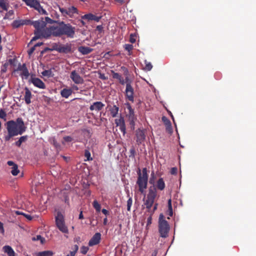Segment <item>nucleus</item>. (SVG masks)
Listing matches in <instances>:
<instances>
[{"instance_id": "nucleus-32", "label": "nucleus", "mask_w": 256, "mask_h": 256, "mask_svg": "<svg viewBox=\"0 0 256 256\" xmlns=\"http://www.w3.org/2000/svg\"><path fill=\"white\" fill-rule=\"evenodd\" d=\"M42 74L44 76L48 78L52 77L54 75L51 70H44L42 72Z\"/></svg>"}, {"instance_id": "nucleus-42", "label": "nucleus", "mask_w": 256, "mask_h": 256, "mask_svg": "<svg viewBox=\"0 0 256 256\" xmlns=\"http://www.w3.org/2000/svg\"><path fill=\"white\" fill-rule=\"evenodd\" d=\"M88 247L82 246L80 248V252L83 254H86L88 250Z\"/></svg>"}, {"instance_id": "nucleus-47", "label": "nucleus", "mask_w": 256, "mask_h": 256, "mask_svg": "<svg viewBox=\"0 0 256 256\" xmlns=\"http://www.w3.org/2000/svg\"><path fill=\"white\" fill-rule=\"evenodd\" d=\"M149 182L150 184H152L154 183V172H152L151 174V178H150Z\"/></svg>"}, {"instance_id": "nucleus-31", "label": "nucleus", "mask_w": 256, "mask_h": 256, "mask_svg": "<svg viewBox=\"0 0 256 256\" xmlns=\"http://www.w3.org/2000/svg\"><path fill=\"white\" fill-rule=\"evenodd\" d=\"M60 44L58 43H54L52 44L51 48H46V50H48L50 51L56 50L58 52L60 48Z\"/></svg>"}, {"instance_id": "nucleus-62", "label": "nucleus", "mask_w": 256, "mask_h": 256, "mask_svg": "<svg viewBox=\"0 0 256 256\" xmlns=\"http://www.w3.org/2000/svg\"><path fill=\"white\" fill-rule=\"evenodd\" d=\"M78 218L79 219H83L84 218V216H83L82 212V211H81L80 212V214L79 216H78Z\"/></svg>"}, {"instance_id": "nucleus-16", "label": "nucleus", "mask_w": 256, "mask_h": 256, "mask_svg": "<svg viewBox=\"0 0 256 256\" xmlns=\"http://www.w3.org/2000/svg\"><path fill=\"white\" fill-rule=\"evenodd\" d=\"M104 106L101 102H96L90 106V109L92 111H100L103 108Z\"/></svg>"}, {"instance_id": "nucleus-33", "label": "nucleus", "mask_w": 256, "mask_h": 256, "mask_svg": "<svg viewBox=\"0 0 256 256\" xmlns=\"http://www.w3.org/2000/svg\"><path fill=\"white\" fill-rule=\"evenodd\" d=\"M92 205L94 208H95L96 212H100L101 208L100 204L96 200H94Z\"/></svg>"}, {"instance_id": "nucleus-8", "label": "nucleus", "mask_w": 256, "mask_h": 256, "mask_svg": "<svg viewBox=\"0 0 256 256\" xmlns=\"http://www.w3.org/2000/svg\"><path fill=\"white\" fill-rule=\"evenodd\" d=\"M54 26H50V28L44 27L40 32V34L42 38H48L51 36H56L54 33Z\"/></svg>"}, {"instance_id": "nucleus-63", "label": "nucleus", "mask_w": 256, "mask_h": 256, "mask_svg": "<svg viewBox=\"0 0 256 256\" xmlns=\"http://www.w3.org/2000/svg\"><path fill=\"white\" fill-rule=\"evenodd\" d=\"M6 116V113H0V118H4Z\"/></svg>"}, {"instance_id": "nucleus-25", "label": "nucleus", "mask_w": 256, "mask_h": 256, "mask_svg": "<svg viewBox=\"0 0 256 256\" xmlns=\"http://www.w3.org/2000/svg\"><path fill=\"white\" fill-rule=\"evenodd\" d=\"M4 252L6 253L8 256H15V252L11 246H5L3 247Z\"/></svg>"}, {"instance_id": "nucleus-49", "label": "nucleus", "mask_w": 256, "mask_h": 256, "mask_svg": "<svg viewBox=\"0 0 256 256\" xmlns=\"http://www.w3.org/2000/svg\"><path fill=\"white\" fill-rule=\"evenodd\" d=\"M178 168L176 167L172 168L170 170V172L172 174L174 175L177 174Z\"/></svg>"}, {"instance_id": "nucleus-36", "label": "nucleus", "mask_w": 256, "mask_h": 256, "mask_svg": "<svg viewBox=\"0 0 256 256\" xmlns=\"http://www.w3.org/2000/svg\"><path fill=\"white\" fill-rule=\"evenodd\" d=\"M51 144H52L58 150L60 148V145L57 142L56 140L54 138H52V139Z\"/></svg>"}, {"instance_id": "nucleus-50", "label": "nucleus", "mask_w": 256, "mask_h": 256, "mask_svg": "<svg viewBox=\"0 0 256 256\" xmlns=\"http://www.w3.org/2000/svg\"><path fill=\"white\" fill-rule=\"evenodd\" d=\"M15 136L14 134L11 133H8V134L5 136V140L6 141H8L12 137Z\"/></svg>"}, {"instance_id": "nucleus-57", "label": "nucleus", "mask_w": 256, "mask_h": 256, "mask_svg": "<svg viewBox=\"0 0 256 256\" xmlns=\"http://www.w3.org/2000/svg\"><path fill=\"white\" fill-rule=\"evenodd\" d=\"M152 218L151 216H150L147 219V225H150L152 224Z\"/></svg>"}, {"instance_id": "nucleus-29", "label": "nucleus", "mask_w": 256, "mask_h": 256, "mask_svg": "<svg viewBox=\"0 0 256 256\" xmlns=\"http://www.w3.org/2000/svg\"><path fill=\"white\" fill-rule=\"evenodd\" d=\"M28 139V136H21L18 140L16 141V142H15V144L16 145L18 146V147H20L22 144L24 142H25Z\"/></svg>"}, {"instance_id": "nucleus-3", "label": "nucleus", "mask_w": 256, "mask_h": 256, "mask_svg": "<svg viewBox=\"0 0 256 256\" xmlns=\"http://www.w3.org/2000/svg\"><path fill=\"white\" fill-rule=\"evenodd\" d=\"M138 178L136 181V184L138 186V190L142 193H144L147 188L148 181V174L146 168H143L142 173L139 168L138 171Z\"/></svg>"}, {"instance_id": "nucleus-53", "label": "nucleus", "mask_w": 256, "mask_h": 256, "mask_svg": "<svg viewBox=\"0 0 256 256\" xmlns=\"http://www.w3.org/2000/svg\"><path fill=\"white\" fill-rule=\"evenodd\" d=\"M8 64H4L3 66V68L1 70L2 72H6L7 70Z\"/></svg>"}, {"instance_id": "nucleus-20", "label": "nucleus", "mask_w": 256, "mask_h": 256, "mask_svg": "<svg viewBox=\"0 0 256 256\" xmlns=\"http://www.w3.org/2000/svg\"><path fill=\"white\" fill-rule=\"evenodd\" d=\"M17 70L22 71L21 75L24 76L26 78L29 76V72L25 64H19Z\"/></svg>"}, {"instance_id": "nucleus-41", "label": "nucleus", "mask_w": 256, "mask_h": 256, "mask_svg": "<svg viewBox=\"0 0 256 256\" xmlns=\"http://www.w3.org/2000/svg\"><path fill=\"white\" fill-rule=\"evenodd\" d=\"M132 204V198H130L127 201V210L128 211L130 210V208Z\"/></svg>"}, {"instance_id": "nucleus-38", "label": "nucleus", "mask_w": 256, "mask_h": 256, "mask_svg": "<svg viewBox=\"0 0 256 256\" xmlns=\"http://www.w3.org/2000/svg\"><path fill=\"white\" fill-rule=\"evenodd\" d=\"M16 214L18 215H20V214L23 215L24 216V217H26L28 220H31L32 218V216L30 215H29L28 214H24L22 212H20V211H18V210L16 212Z\"/></svg>"}, {"instance_id": "nucleus-44", "label": "nucleus", "mask_w": 256, "mask_h": 256, "mask_svg": "<svg viewBox=\"0 0 256 256\" xmlns=\"http://www.w3.org/2000/svg\"><path fill=\"white\" fill-rule=\"evenodd\" d=\"M136 35L134 34H131L130 38V42L133 44L136 42Z\"/></svg>"}, {"instance_id": "nucleus-6", "label": "nucleus", "mask_w": 256, "mask_h": 256, "mask_svg": "<svg viewBox=\"0 0 256 256\" xmlns=\"http://www.w3.org/2000/svg\"><path fill=\"white\" fill-rule=\"evenodd\" d=\"M58 7L62 15L64 16H68L70 18H73L74 14L78 13V8L74 6H70L68 8L60 7V6H58Z\"/></svg>"}, {"instance_id": "nucleus-2", "label": "nucleus", "mask_w": 256, "mask_h": 256, "mask_svg": "<svg viewBox=\"0 0 256 256\" xmlns=\"http://www.w3.org/2000/svg\"><path fill=\"white\" fill-rule=\"evenodd\" d=\"M58 25L55 26L54 33L56 37L66 36L68 38H74L75 35L76 28L70 24H66L64 22H58Z\"/></svg>"}, {"instance_id": "nucleus-51", "label": "nucleus", "mask_w": 256, "mask_h": 256, "mask_svg": "<svg viewBox=\"0 0 256 256\" xmlns=\"http://www.w3.org/2000/svg\"><path fill=\"white\" fill-rule=\"evenodd\" d=\"M130 156H132L133 158H134L135 156V155H136V150H134V148H132L130 150Z\"/></svg>"}, {"instance_id": "nucleus-59", "label": "nucleus", "mask_w": 256, "mask_h": 256, "mask_svg": "<svg viewBox=\"0 0 256 256\" xmlns=\"http://www.w3.org/2000/svg\"><path fill=\"white\" fill-rule=\"evenodd\" d=\"M72 250L74 251H76V252H77L78 250V246L77 244H75L74 247L72 248Z\"/></svg>"}, {"instance_id": "nucleus-5", "label": "nucleus", "mask_w": 256, "mask_h": 256, "mask_svg": "<svg viewBox=\"0 0 256 256\" xmlns=\"http://www.w3.org/2000/svg\"><path fill=\"white\" fill-rule=\"evenodd\" d=\"M56 225L57 228L62 233L68 234V230L66 224L64 215L60 212H58L55 216Z\"/></svg>"}, {"instance_id": "nucleus-24", "label": "nucleus", "mask_w": 256, "mask_h": 256, "mask_svg": "<svg viewBox=\"0 0 256 256\" xmlns=\"http://www.w3.org/2000/svg\"><path fill=\"white\" fill-rule=\"evenodd\" d=\"M78 50L82 54H88L92 51V48L88 46H81L78 48Z\"/></svg>"}, {"instance_id": "nucleus-35", "label": "nucleus", "mask_w": 256, "mask_h": 256, "mask_svg": "<svg viewBox=\"0 0 256 256\" xmlns=\"http://www.w3.org/2000/svg\"><path fill=\"white\" fill-rule=\"evenodd\" d=\"M168 210L169 212V216H172L173 214V212H172V201H171L170 199L168 200Z\"/></svg>"}, {"instance_id": "nucleus-40", "label": "nucleus", "mask_w": 256, "mask_h": 256, "mask_svg": "<svg viewBox=\"0 0 256 256\" xmlns=\"http://www.w3.org/2000/svg\"><path fill=\"white\" fill-rule=\"evenodd\" d=\"M90 156H91V154H90V152L88 150H84V156L88 160H92V158H91Z\"/></svg>"}, {"instance_id": "nucleus-54", "label": "nucleus", "mask_w": 256, "mask_h": 256, "mask_svg": "<svg viewBox=\"0 0 256 256\" xmlns=\"http://www.w3.org/2000/svg\"><path fill=\"white\" fill-rule=\"evenodd\" d=\"M0 232L2 234H4V232L3 224L0 222Z\"/></svg>"}, {"instance_id": "nucleus-18", "label": "nucleus", "mask_w": 256, "mask_h": 256, "mask_svg": "<svg viewBox=\"0 0 256 256\" xmlns=\"http://www.w3.org/2000/svg\"><path fill=\"white\" fill-rule=\"evenodd\" d=\"M72 50V45L70 44H60V48L59 49V52L68 54Z\"/></svg>"}, {"instance_id": "nucleus-28", "label": "nucleus", "mask_w": 256, "mask_h": 256, "mask_svg": "<svg viewBox=\"0 0 256 256\" xmlns=\"http://www.w3.org/2000/svg\"><path fill=\"white\" fill-rule=\"evenodd\" d=\"M9 6L6 0H0V7L4 10H8Z\"/></svg>"}, {"instance_id": "nucleus-14", "label": "nucleus", "mask_w": 256, "mask_h": 256, "mask_svg": "<svg viewBox=\"0 0 256 256\" xmlns=\"http://www.w3.org/2000/svg\"><path fill=\"white\" fill-rule=\"evenodd\" d=\"M31 82L36 87L41 88H46V84L44 83L39 78H31Z\"/></svg>"}, {"instance_id": "nucleus-21", "label": "nucleus", "mask_w": 256, "mask_h": 256, "mask_svg": "<svg viewBox=\"0 0 256 256\" xmlns=\"http://www.w3.org/2000/svg\"><path fill=\"white\" fill-rule=\"evenodd\" d=\"M25 94L24 96V100L26 104H30L31 102V98L32 96V92L30 90L26 87L24 88Z\"/></svg>"}, {"instance_id": "nucleus-48", "label": "nucleus", "mask_w": 256, "mask_h": 256, "mask_svg": "<svg viewBox=\"0 0 256 256\" xmlns=\"http://www.w3.org/2000/svg\"><path fill=\"white\" fill-rule=\"evenodd\" d=\"M119 127L120 130L124 134L126 130L125 124L119 126Z\"/></svg>"}, {"instance_id": "nucleus-55", "label": "nucleus", "mask_w": 256, "mask_h": 256, "mask_svg": "<svg viewBox=\"0 0 256 256\" xmlns=\"http://www.w3.org/2000/svg\"><path fill=\"white\" fill-rule=\"evenodd\" d=\"M35 50V46H33L32 48H31L28 51V54L30 56L31 55L33 52H34V51Z\"/></svg>"}, {"instance_id": "nucleus-43", "label": "nucleus", "mask_w": 256, "mask_h": 256, "mask_svg": "<svg viewBox=\"0 0 256 256\" xmlns=\"http://www.w3.org/2000/svg\"><path fill=\"white\" fill-rule=\"evenodd\" d=\"M133 46L132 44H126L124 46V49L128 51V52H130L131 50H132L133 49Z\"/></svg>"}, {"instance_id": "nucleus-60", "label": "nucleus", "mask_w": 256, "mask_h": 256, "mask_svg": "<svg viewBox=\"0 0 256 256\" xmlns=\"http://www.w3.org/2000/svg\"><path fill=\"white\" fill-rule=\"evenodd\" d=\"M26 4H30L32 2H34L33 0H22Z\"/></svg>"}, {"instance_id": "nucleus-64", "label": "nucleus", "mask_w": 256, "mask_h": 256, "mask_svg": "<svg viewBox=\"0 0 256 256\" xmlns=\"http://www.w3.org/2000/svg\"><path fill=\"white\" fill-rule=\"evenodd\" d=\"M96 29L98 30H101L102 29V26L101 25H100V26H96Z\"/></svg>"}, {"instance_id": "nucleus-12", "label": "nucleus", "mask_w": 256, "mask_h": 256, "mask_svg": "<svg viewBox=\"0 0 256 256\" xmlns=\"http://www.w3.org/2000/svg\"><path fill=\"white\" fill-rule=\"evenodd\" d=\"M101 239V234L100 232L96 233L88 242V246H92L98 244Z\"/></svg>"}, {"instance_id": "nucleus-10", "label": "nucleus", "mask_w": 256, "mask_h": 256, "mask_svg": "<svg viewBox=\"0 0 256 256\" xmlns=\"http://www.w3.org/2000/svg\"><path fill=\"white\" fill-rule=\"evenodd\" d=\"M70 78L76 84H82L84 82L83 78L76 70L70 72Z\"/></svg>"}, {"instance_id": "nucleus-17", "label": "nucleus", "mask_w": 256, "mask_h": 256, "mask_svg": "<svg viewBox=\"0 0 256 256\" xmlns=\"http://www.w3.org/2000/svg\"><path fill=\"white\" fill-rule=\"evenodd\" d=\"M162 121L166 126V131L169 134H172L173 132V130L170 120L166 116H164L162 117Z\"/></svg>"}, {"instance_id": "nucleus-27", "label": "nucleus", "mask_w": 256, "mask_h": 256, "mask_svg": "<svg viewBox=\"0 0 256 256\" xmlns=\"http://www.w3.org/2000/svg\"><path fill=\"white\" fill-rule=\"evenodd\" d=\"M25 24L24 21L22 20H15L13 22L12 26L14 28H18Z\"/></svg>"}, {"instance_id": "nucleus-15", "label": "nucleus", "mask_w": 256, "mask_h": 256, "mask_svg": "<svg viewBox=\"0 0 256 256\" xmlns=\"http://www.w3.org/2000/svg\"><path fill=\"white\" fill-rule=\"evenodd\" d=\"M32 24L35 28L34 32H40L46 26V23L41 20L33 22Z\"/></svg>"}, {"instance_id": "nucleus-52", "label": "nucleus", "mask_w": 256, "mask_h": 256, "mask_svg": "<svg viewBox=\"0 0 256 256\" xmlns=\"http://www.w3.org/2000/svg\"><path fill=\"white\" fill-rule=\"evenodd\" d=\"M64 140L66 142H71L72 140V138L70 136H66L64 137Z\"/></svg>"}, {"instance_id": "nucleus-39", "label": "nucleus", "mask_w": 256, "mask_h": 256, "mask_svg": "<svg viewBox=\"0 0 256 256\" xmlns=\"http://www.w3.org/2000/svg\"><path fill=\"white\" fill-rule=\"evenodd\" d=\"M145 64L146 66L144 68V70L148 71L150 70L152 68V64L150 62H148L146 60H145Z\"/></svg>"}, {"instance_id": "nucleus-1", "label": "nucleus", "mask_w": 256, "mask_h": 256, "mask_svg": "<svg viewBox=\"0 0 256 256\" xmlns=\"http://www.w3.org/2000/svg\"><path fill=\"white\" fill-rule=\"evenodd\" d=\"M165 186L166 185L164 182L163 178H161L157 181L156 187L154 185L149 188L148 192L144 202V204L148 210H150L157 196L156 188L160 190H162L164 189Z\"/></svg>"}, {"instance_id": "nucleus-22", "label": "nucleus", "mask_w": 256, "mask_h": 256, "mask_svg": "<svg viewBox=\"0 0 256 256\" xmlns=\"http://www.w3.org/2000/svg\"><path fill=\"white\" fill-rule=\"evenodd\" d=\"M18 129H20V134H22L26 130V128L24 125V122L21 118H18L16 120V122Z\"/></svg>"}, {"instance_id": "nucleus-58", "label": "nucleus", "mask_w": 256, "mask_h": 256, "mask_svg": "<svg viewBox=\"0 0 256 256\" xmlns=\"http://www.w3.org/2000/svg\"><path fill=\"white\" fill-rule=\"evenodd\" d=\"M102 212L106 216H107V215H108L109 214V212L106 210V209H104V208H103L102 210Z\"/></svg>"}, {"instance_id": "nucleus-11", "label": "nucleus", "mask_w": 256, "mask_h": 256, "mask_svg": "<svg viewBox=\"0 0 256 256\" xmlns=\"http://www.w3.org/2000/svg\"><path fill=\"white\" fill-rule=\"evenodd\" d=\"M136 142L138 144H140L146 139L145 131L144 130L138 129L136 132Z\"/></svg>"}, {"instance_id": "nucleus-26", "label": "nucleus", "mask_w": 256, "mask_h": 256, "mask_svg": "<svg viewBox=\"0 0 256 256\" xmlns=\"http://www.w3.org/2000/svg\"><path fill=\"white\" fill-rule=\"evenodd\" d=\"M128 120L131 127L134 128V121L136 120L134 113H129Z\"/></svg>"}, {"instance_id": "nucleus-34", "label": "nucleus", "mask_w": 256, "mask_h": 256, "mask_svg": "<svg viewBox=\"0 0 256 256\" xmlns=\"http://www.w3.org/2000/svg\"><path fill=\"white\" fill-rule=\"evenodd\" d=\"M115 123H116V126H118L124 124V118H122L120 116V118L116 119Z\"/></svg>"}, {"instance_id": "nucleus-9", "label": "nucleus", "mask_w": 256, "mask_h": 256, "mask_svg": "<svg viewBox=\"0 0 256 256\" xmlns=\"http://www.w3.org/2000/svg\"><path fill=\"white\" fill-rule=\"evenodd\" d=\"M7 130L8 133H11L14 136L18 135L20 132V129H18L17 124L12 120L7 122Z\"/></svg>"}, {"instance_id": "nucleus-4", "label": "nucleus", "mask_w": 256, "mask_h": 256, "mask_svg": "<svg viewBox=\"0 0 256 256\" xmlns=\"http://www.w3.org/2000/svg\"><path fill=\"white\" fill-rule=\"evenodd\" d=\"M170 226L168 222L164 220V216L160 214L158 219V232L160 236L163 238H166L168 236Z\"/></svg>"}, {"instance_id": "nucleus-7", "label": "nucleus", "mask_w": 256, "mask_h": 256, "mask_svg": "<svg viewBox=\"0 0 256 256\" xmlns=\"http://www.w3.org/2000/svg\"><path fill=\"white\" fill-rule=\"evenodd\" d=\"M124 80L125 84H126V96L130 101H134V88L131 84L132 81L126 76Z\"/></svg>"}, {"instance_id": "nucleus-30", "label": "nucleus", "mask_w": 256, "mask_h": 256, "mask_svg": "<svg viewBox=\"0 0 256 256\" xmlns=\"http://www.w3.org/2000/svg\"><path fill=\"white\" fill-rule=\"evenodd\" d=\"M54 252L51 250H46L38 252V256H52Z\"/></svg>"}, {"instance_id": "nucleus-45", "label": "nucleus", "mask_w": 256, "mask_h": 256, "mask_svg": "<svg viewBox=\"0 0 256 256\" xmlns=\"http://www.w3.org/2000/svg\"><path fill=\"white\" fill-rule=\"evenodd\" d=\"M34 34L35 36L34 37H33L32 40H35L38 38H42L40 34V32H34Z\"/></svg>"}, {"instance_id": "nucleus-19", "label": "nucleus", "mask_w": 256, "mask_h": 256, "mask_svg": "<svg viewBox=\"0 0 256 256\" xmlns=\"http://www.w3.org/2000/svg\"><path fill=\"white\" fill-rule=\"evenodd\" d=\"M7 164L9 166H12L11 168V174L14 176H17L20 172L18 165L14 164L12 161H8Z\"/></svg>"}, {"instance_id": "nucleus-23", "label": "nucleus", "mask_w": 256, "mask_h": 256, "mask_svg": "<svg viewBox=\"0 0 256 256\" xmlns=\"http://www.w3.org/2000/svg\"><path fill=\"white\" fill-rule=\"evenodd\" d=\"M72 93V88H65L60 91V95L62 98H68Z\"/></svg>"}, {"instance_id": "nucleus-61", "label": "nucleus", "mask_w": 256, "mask_h": 256, "mask_svg": "<svg viewBox=\"0 0 256 256\" xmlns=\"http://www.w3.org/2000/svg\"><path fill=\"white\" fill-rule=\"evenodd\" d=\"M76 253V251L72 250L70 252V254L69 255L70 256H75Z\"/></svg>"}, {"instance_id": "nucleus-56", "label": "nucleus", "mask_w": 256, "mask_h": 256, "mask_svg": "<svg viewBox=\"0 0 256 256\" xmlns=\"http://www.w3.org/2000/svg\"><path fill=\"white\" fill-rule=\"evenodd\" d=\"M118 80L121 84L124 85L125 84L124 80L122 76L118 79Z\"/></svg>"}, {"instance_id": "nucleus-46", "label": "nucleus", "mask_w": 256, "mask_h": 256, "mask_svg": "<svg viewBox=\"0 0 256 256\" xmlns=\"http://www.w3.org/2000/svg\"><path fill=\"white\" fill-rule=\"evenodd\" d=\"M112 78L118 80L120 78V77L122 76L120 74L118 73L115 72L114 71H112Z\"/></svg>"}, {"instance_id": "nucleus-13", "label": "nucleus", "mask_w": 256, "mask_h": 256, "mask_svg": "<svg viewBox=\"0 0 256 256\" xmlns=\"http://www.w3.org/2000/svg\"><path fill=\"white\" fill-rule=\"evenodd\" d=\"M81 18L82 20H86L88 21L94 20L95 22H98L101 19L102 16H96L92 14L89 13L82 16Z\"/></svg>"}, {"instance_id": "nucleus-37", "label": "nucleus", "mask_w": 256, "mask_h": 256, "mask_svg": "<svg viewBox=\"0 0 256 256\" xmlns=\"http://www.w3.org/2000/svg\"><path fill=\"white\" fill-rule=\"evenodd\" d=\"M33 240H40L41 244H44L45 241L44 238L42 237L40 235H37L36 237L32 238Z\"/></svg>"}]
</instances>
